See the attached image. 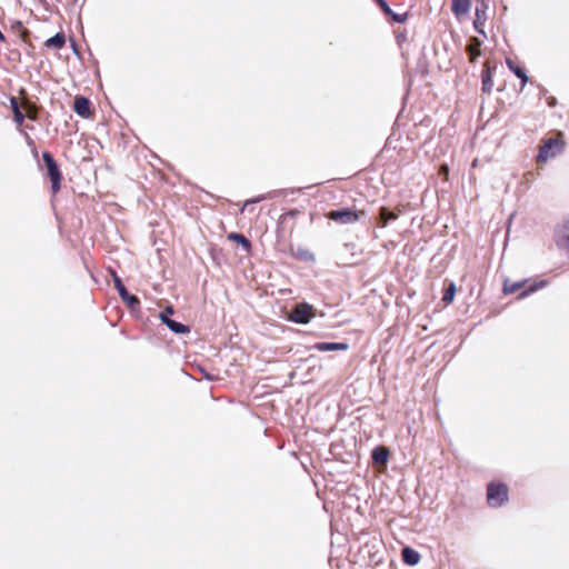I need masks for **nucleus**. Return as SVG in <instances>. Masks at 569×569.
Here are the masks:
<instances>
[{"label":"nucleus","mask_w":569,"mask_h":569,"mask_svg":"<svg viewBox=\"0 0 569 569\" xmlns=\"http://www.w3.org/2000/svg\"><path fill=\"white\" fill-rule=\"evenodd\" d=\"M401 556L403 562L410 566H415L420 561L419 552L410 547H405L401 551Z\"/></svg>","instance_id":"obj_17"},{"label":"nucleus","mask_w":569,"mask_h":569,"mask_svg":"<svg viewBox=\"0 0 569 569\" xmlns=\"http://www.w3.org/2000/svg\"><path fill=\"white\" fill-rule=\"evenodd\" d=\"M449 168L447 164H442L439 169V174L445 177V180L448 179Z\"/></svg>","instance_id":"obj_31"},{"label":"nucleus","mask_w":569,"mask_h":569,"mask_svg":"<svg viewBox=\"0 0 569 569\" xmlns=\"http://www.w3.org/2000/svg\"><path fill=\"white\" fill-rule=\"evenodd\" d=\"M488 9V6L482 2L481 6H478L476 8V17H475V20H473V27L477 31L483 33V26H485V22H486V11Z\"/></svg>","instance_id":"obj_10"},{"label":"nucleus","mask_w":569,"mask_h":569,"mask_svg":"<svg viewBox=\"0 0 569 569\" xmlns=\"http://www.w3.org/2000/svg\"><path fill=\"white\" fill-rule=\"evenodd\" d=\"M256 201H259V199H256V200H247L244 203H243V207L241 209V211H244L251 203L256 202Z\"/></svg>","instance_id":"obj_32"},{"label":"nucleus","mask_w":569,"mask_h":569,"mask_svg":"<svg viewBox=\"0 0 569 569\" xmlns=\"http://www.w3.org/2000/svg\"><path fill=\"white\" fill-rule=\"evenodd\" d=\"M160 318H161L162 322L166 323V325H167L168 320H171L170 318L167 317V315L164 312L160 313Z\"/></svg>","instance_id":"obj_33"},{"label":"nucleus","mask_w":569,"mask_h":569,"mask_svg":"<svg viewBox=\"0 0 569 569\" xmlns=\"http://www.w3.org/2000/svg\"><path fill=\"white\" fill-rule=\"evenodd\" d=\"M555 240L559 247H569V227L566 223L556 229Z\"/></svg>","instance_id":"obj_12"},{"label":"nucleus","mask_w":569,"mask_h":569,"mask_svg":"<svg viewBox=\"0 0 569 569\" xmlns=\"http://www.w3.org/2000/svg\"><path fill=\"white\" fill-rule=\"evenodd\" d=\"M398 219V213L395 211H390L386 207H381L379 210V217H378V226L380 228H385L389 221Z\"/></svg>","instance_id":"obj_14"},{"label":"nucleus","mask_w":569,"mask_h":569,"mask_svg":"<svg viewBox=\"0 0 569 569\" xmlns=\"http://www.w3.org/2000/svg\"><path fill=\"white\" fill-rule=\"evenodd\" d=\"M471 9V0H451V11L460 20L467 16Z\"/></svg>","instance_id":"obj_9"},{"label":"nucleus","mask_w":569,"mask_h":569,"mask_svg":"<svg viewBox=\"0 0 569 569\" xmlns=\"http://www.w3.org/2000/svg\"><path fill=\"white\" fill-rule=\"evenodd\" d=\"M90 101L88 98L79 96L74 98L72 107H89Z\"/></svg>","instance_id":"obj_25"},{"label":"nucleus","mask_w":569,"mask_h":569,"mask_svg":"<svg viewBox=\"0 0 569 569\" xmlns=\"http://www.w3.org/2000/svg\"><path fill=\"white\" fill-rule=\"evenodd\" d=\"M172 312H173V310H172V308H171V307H168V308L166 309V311H164V313H172Z\"/></svg>","instance_id":"obj_34"},{"label":"nucleus","mask_w":569,"mask_h":569,"mask_svg":"<svg viewBox=\"0 0 569 569\" xmlns=\"http://www.w3.org/2000/svg\"><path fill=\"white\" fill-rule=\"evenodd\" d=\"M390 16H391L393 21L399 22V23H403L408 19V13L407 12H405V13H395L392 11V13Z\"/></svg>","instance_id":"obj_28"},{"label":"nucleus","mask_w":569,"mask_h":569,"mask_svg":"<svg viewBox=\"0 0 569 569\" xmlns=\"http://www.w3.org/2000/svg\"><path fill=\"white\" fill-rule=\"evenodd\" d=\"M13 111V120L14 122L18 124V126H21L24 118H26V112H23L24 110L23 109H12Z\"/></svg>","instance_id":"obj_24"},{"label":"nucleus","mask_w":569,"mask_h":569,"mask_svg":"<svg viewBox=\"0 0 569 569\" xmlns=\"http://www.w3.org/2000/svg\"><path fill=\"white\" fill-rule=\"evenodd\" d=\"M228 239L240 244L247 253L251 251V242L242 233L231 232L228 234Z\"/></svg>","instance_id":"obj_18"},{"label":"nucleus","mask_w":569,"mask_h":569,"mask_svg":"<svg viewBox=\"0 0 569 569\" xmlns=\"http://www.w3.org/2000/svg\"><path fill=\"white\" fill-rule=\"evenodd\" d=\"M555 99H552V101L548 102L550 107H552L555 104Z\"/></svg>","instance_id":"obj_36"},{"label":"nucleus","mask_w":569,"mask_h":569,"mask_svg":"<svg viewBox=\"0 0 569 569\" xmlns=\"http://www.w3.org/2000/svg\"><path fill=\"white\" fill-rule=\"evenodd\" d=\"M506 63L508 68L521 80L522 86L526 84L528 81V77L526 74L525 68L521 67L519 62L511 58H507Z\"/></svg>","instance_id":"obj_13"},{"label":"nucleus","mask_w":569,"mask_h":569,"mask_svg":"<svg viewBox=\"0 0 569 569\" xmlns=\"http://www.w3.org/2000/svg\"><path fill=\"white\" fill-rule=\"evenodd\" d=\"M26 111V117H28L31 120L38 119V111L39 109H23Z\"/></svg>","instance_id":"obj_30"},{"label":"nucleus","mask_w":569,"mask_h":569,"mask_svg":"<svg viewBox=\"0 0 569 569\" xmlns=\"http://www.w3.org/2000/svg\"><path fill=\"white\" fill-rule=\"evenodd\" d=\"M398 213V216L402 212V210L400 209V206L396 207V211Z\"/></svg>","instance_id":"obj_35"},{"label":"nucleus","mask_w":569,"mask_h":569,"mask_svg":"<svg viewBox=\"0 0 569 569\" xmlns=\"http://www.w3.org/2000/svg\"><path fill=\"white\" fill-rule=\"evenodd\" d=\"M389 457V450L386 447H377L372 451V460L378 465H386Z\"/></svg>","instance_id":"obj_20"},{"label":"nucleus","mask_w":569,"mask_h":569,"mask_svg":"<svg viewBox=\"0 0 569 569\" xmlns=\"http://www.w3.org/2000/svg\"><path fill=\"white\" fill-rule=\"evenodd\" d=\"M562 137L563 134L558 132L555 136L545 139L540 146L539 153L537 156V162L543 163L548 159L553 158L563 151L566 143Z\"/></svg>","instance_id":"obj_1"},{"label":"nucleus","mask_w":569,"mask_h":569,"mask_svg":"<svg viewBox=\"0 0 569 569\" xmlns=\"http://www.w3.org/2000/svg\"><path fill=\"white\" fill-rule=\"evenodd\" d=\"M539 288L540 284L538 283L528 284V280L511 282L507 279L503 282L502 291L505 295H513L520 291L518 298L522 299L529 296L530 293L537 291Z\"/></svg>","instance_id":"obj_4"},{"label":"nucleus","mask_w":569,"mask_h":569,"mask_svg":"<svg viewBox=\"0 0 569 569\" xmlns=\"http://www.w3.org/2000/svg\"><path fill=\"white\" fill-rule=\"evenodd\" d=\"M316 316L313 307L307 302L297 303L288 315V320L306 325Z\"/></svg>","instance_id":"obj_5"},{"label":"nucleus","mask_w":569,"mask_h":569,"mask_svg":"<svg viewBox=\"0 0 569 569\" xmlns=\"http://www.w3.org/2000/svg\"><path fill=\"white\" fill-rule=\"evenodd\" d=\"M112 279L116 289L118 290V293L120 298L128 305L129 308L134 309L140 306V300L137 296L130 295L122 283L121 278L117 274L116 271H112Z\"/></svg>","instance_id":"obj_7"},{"label":"nucleus","mask_w":569,"mask_h":569,"mask_svg":"<svg viewBox=\"0 0 569 569\" xmlns=\"http://www.w3.org/2000/svg\"><path fill=\"white\" fill-rule=\"evenodd\" d=\"M481 41L473 37L469 40L467 46V53L469 54L470 62H475L476 59L481 54L480 51Z\"/></svg>","instance_id":"obj_16"},{"label":"nucleus","mask_w":569,"mask_h":569,"mask_svg":"<svg viewBox=\"0 0 569 569\" xmlns=\"http://www.w3.org/2000/svg\"><path fill=\"white\" fill-rule=\"evenodd\" d=\"M377 2V4L380 7V9L386 13V14H391L392 13V10L391 8L389 7V4L385 1V0H375Z\"/></svg>","instance_id":"obj_29"},{"label":"nucleus","mask_w":569,"mask_h":569,"mask_svg":"<svg viewBox=\"0 0 569 569\" xmlns=\"http://www.w3.org/2000/svg\"><path fill=\"white\" fill-rule=\"evenodd\" d=\"M10 31L17 34L21 41L29 47H32L30 31L19 20H14L10 24Z\"/></svg>","instance_id":"obj_8"},{"label":"nucleus","mask_w":569,"mask_h":569,"mask_svg":"<svg viewBox=\"0 0 569 569\" xmlns=\"http://www.w3.org/2000/svg\"><path fill=\"white\" fill-rule=\"evenodd\" d=\"M20 94H21V102L19 103L18 102V98L16 97H12L10 102H11V106L12 108H16V107H37L33 102L29 101L26 97V91L23 89L20 90Z\"/></svg>","instance_id":"obj_22"},{"label":"nucleus","mask_w":569,"mask_h":569,"mask_svg":"<svg viewBox=\"0 0 569 569\" xmlns=\"http://www.w3.org/2000/svg\"><path fill=\"white\" fill-rule=\"evenodd\" d=\"M482 90L486 92H490L493 86L492 81V72L488 63L485 64L482 70Z\"/></svg>","instance_id":"obj_19"},{"label":"nucleus","mask_w":569,"mask_h":569,"mask_svg":"<svg viewBox=\"0 0 569 569\" xmlns=\"http://www.w3.org/2000/svg\"><path fill=\"white\" fill-rule=\"evenodd\" d=\"M487 503L491 508L502 507L509 500V487L501 481H491L487 485Z\"/></svg>","instance_id":"obj_2"},{"label":"nucleus","mask_w":569,"mask_h":569,"mask_svg":"<svg viewBox=\"0 0 569 569\" xmlns=\"http://www.w3.org/2000/svg\"><path fill=\"white\" fill-rule=\"evenodd\" d=\"M42 159L47 168V174L51 181V190L53 194H57L61 188L62 174L58 163L53 159L52 154L48 151L42 153Z\"/></svg>","instance_id":"obj_3"},{"label":"nucleus","mask_w":569,"mask_h":569,"mask_svg":"<svg viewBox=\"0 0 569 569\" xmlns=\"http://www.w3.org/2000/svg\"><path fill=\"white\" fill-rule=\"evenodd\" d=\"M64 44H66V36L63 32H59V33L54 34L53 37L49 38L44 42V47L47 49H52V50H60L64 47Z\"/></svg>","instance_id":"obj_15"},{"label":"nucleus","mask_w":569,"mask_h":569,"mask_svg":"<svg viewBox=\"0 0 569 569\" xmlns=\"http://www.w3.org/2000/svg\"><path fill=\"white\" fill-rule=\"evenodd\" d=\"M313 348L318 351H345L349 346L345 342H317Z\"/></svg>","instance_id":"obj_11"},{"label":"nucleus","mask_w":569,"mask_h":569,"mask_svg":"<svg viewBox=\"0 0 569 569\" xmlns=\"http://www.w3.org/2000/svg\"><path fill=\"white\" fill-rule=\"evenodd\" d=\"M366 216L365 210H351V209H341V210H332L327 217L340 224H351L357 222L360 218Z\"/></svg>","instance_id":"obj_6"},{"label":"nucleus","mask_w":569,"mask_h":569,"mask_svg":"<svg viewBox=\"0 0 569 569\" xmlns=\"http://www.w3.org/2000/svg\"><path fill=\"white\" fill-rule=\"evenodd\" d=\"M456 292V284L451 282L443 291L442 301L445 302V305H450L453 301Z\"/></svg>","instance_id":"obj_23"},{"label":"nucleus","mask_w":569,"mask_h":569,"mask_svg":"<svg viewBox=\"0 0 569 569\" xmlns=\"http://www.w3.org/2000/svg\"><path fill=\"white\" fill-rule=\"evenodd\" d=\"M167 327L173 331L174 333H189L190 332V328L183 323H180L178 321H174V320H168L167 321Z\"/></svg>","instance_id":"obj_21"},{"label":"nucleus","mask_w":569,"mask_h":569,"mask_svg":"<svg viewBox=\"0 0 569 569\" xmlns=\"http://www.w3.org/2000/svg\"><path fill=\"white\" fill-rule=\"evenodd\" d=\"M77 113L84 119H91L94 116V109H74Z\"/></svg>","instance_id":"obj_26"},{"label":"nucleus","mask_w":569,"mask_h":569,"mask_svg":"<svg viewBox=\"0 0 569 569\" xmlns=\"http://www.w3.org/2000/svg\"><path fill=\"white\" fill-rule=\"evenodd\" d=\"M297 257L302 259V260H306V261L313 260V258H315L313 253L310 252L308 249L299 250L297 252Z\"/></svg>","instance_id":"obj_27"}]
</instances>
